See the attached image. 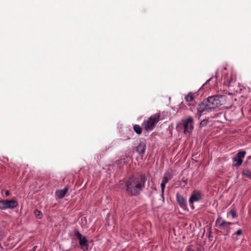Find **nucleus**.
<instances>
[{"label":"nucleus","instance_id":"1","mask_svg":"<svg viewBox=\"0 0 251 251\" xmlns=\"http://www.w3.org/2000/svg\"><path fill=\"white\" fill-rule=\"evenodd\" d=\"M226 101V97L225 95H217L208 97L198 105L196 117L199 119L206 112L211 111L224 104Z\"/></svg>","mask_w":251,"mask_h":251},{"label":"nucleus","instance_id":"19","mask_svg":"<svg viewBox=\"0 0 251 251\" xmlns=\"http://www.w3.org/2000/svg\"><path fill=\"white\" fill-rule=\"evenodd\" d=\"M170 179V178L168 176H167L166 175H165L162 178L161 182L164 183L165 184H167L168 182Z\"/></svg>","mask_w":251,"mask_h":251},{"label":"nucleus","instance_id":"21","mask_svg":"<svg viewBox=\"0 0 251 251\" xmlns=\"http://www.w3.org/2000/svg\"><path fill=\"white\" fill-rule=\"evenodd\" d=\"M229 213L231 215L232 218H236L238 216L234 209H231L229 211Z\"/></svg>","mask_w":251,"mask_h":251},{"label":"nucleus","instance_id":"25","mask_svg":"<svg viewBox=\"0 0 251 251\" xmlns=\"http://www.w3.org/2000/svg\"><path fill=\"white\" fill-rule=\"evenodd\" d=\"M36 247H33V251H35Z\"/></svg>","mask_w":251,"mask_h":251},{"label":"nucleus","instance_id":"22","mask_svg":"<svg viewBox=\"0 0 251 251\" xmlns=\"http://www.w3.org/2000/svg\"><path fill=\"white\" fill-rule=\"evenodd\" d=\"M207 123V121L204 120L201 122L200 125H201V126H204L206 125Z\"/></svg>","mask_w":251,"mask_h":251},{"label":"nucleus","instance_id":"2","mask_svg":"<svg viewBox=\"0 0 251 251\" xmlns=\"http://www.w3.org/2000/svg\"><path fill=\"white\" fill-rule=\"evenodd\" d=\"M147 178L145 175L138 177H131L125 182L126 192L130 196H137L140 194L145 186Z\"/></svg>","mask_w":251,"mask_h":251},{"label":"nucleus","instance_id":"9","mask_svg":"<svg viewBox=\"0 0 251 251\" xmlns=\"http://www.w3.org/2000/svg\"><path fill=\"white\" fill-rule=\"evenodd\" d=\"M184 126V133L185 134H190L193 129V119L191 117H189L186 120L183 122Z\"/></svg>","mask_w":251,"mask_h":251},{"label":"nucleus","instance_id":"16","mask_svg":"<svg viewBox=\"0 0 251 251\" xmlns=\"http://www.w3.org/2000/svg\"><path fill=\"white\" fill-rule=\"evenodd\" d=\"M217 74L218 73L216 72L215 76H212L209 79H208L206 82L203 84V85H206L208 84L210 81L212 80L214 78H215V82L213 84V85H215L216 84V79L217 78Z\"/></svg>","mask_w":251,"mask_h":251},{"label":"nucleus","instance_id":"24","mask_svg":"<svg viewBox=\"0 0 251 251\" xmlns=\"http://www.w3.org/2000/svg\"><path fill=\"white\" fill-rule=\"evenodd\" d=\"M5 194L6 196H8L9 195V192L7 190L5 191Z\"/></svg>","mask_w":251,"mask_h":251},{"label":"nucleus","instance_id":"6","mask_svg":"<svg viewBox=\"0 0 251 251\" xmlns=\"http://www.w3.org/2000/svg\"><path fill=\"white\" fill-rule=\"evenodd\" d=\"M246 154V152L244 151H240L232 158L233 167H239L243 163V159Z\"/></svg>","mask_w":251,"mask_h":251},{"label":"nucleus","instance_id":"10","mask_svg":"<svg viewBox=\"0 0 251 251\" xmlns=\"http://www.w3.org/2000/svg\"><path fill=\"white\" fill-rule=\"evenodd\" d=\"M222 79L223 80L224 85L229 87L233 82H235L236 76L232 74L229 75L226 74L223 76Z\"/></svg>","mask_w":251,"mask_h":251},{"label":"nucleus","instance_id":"11","mask_svg":"<svg viewBox=\"0 0 251 251\" xmlns=\"http://www.w3.org/2000/svg\"><path fill=\"white\" fill-rule=\"evenodd\" d=\"M176 198L180 207L184 210H188L186 200L179 193L176 194Z\"/></svg>","mask_w":251,"mask_h":251},{"label":"nucleus","instance_id":"5","mask_svg":"<svg viewBox=\"0 0 251 251\" xmlns=\"http://www.w3.org/2000/svg\"><path fill=\"white\" fill-rule=\"evenodd\" d=\"M18 205V202L14 200H0V209H14Z\"/></svg>","mask_w":251,"mask_h":251},{"label":"nucleus","instance_id":"17","mask_svg":"<svg viewBox=\"0 0 251 251\" xmlns=\"http://www.w3.org/2000/svg\"><path fill=\"white\" fill-rule=\"evenodd\" d=\"M242 175L249 178H251V171L249 170L243 171Z\"/></svg>","mask_w":251,"mask_h":251},{"label":"nucleus","instance_id":"3","mask_svg":"<svg viewBox=\"0 0 251 251\" xmlns=\"http://www.w3.org/2000/svg\"><path fill=\"white\" fill-rule=\"evenodd\" d=\"M232 224V223L223 220L221 216H219L215 222V226L221 230V232L224 235H229L231 229L230 226Z\"/></svg>","mask_w":251,"mask_h":251},{"label":"nucleus","instance_id":"26","mask_svg":"<svg viewBox=\"0 0 251 251\" xmlns=\"http://www.w3.org/2000/svg\"><path fill=\"white\" fill-rule=\"evenodd\" d=\"M1 238H2V237H0V239H1Z\"/></svg>","mask_w":251,"mask_h":251},{"label":"nucleus","instance_id":"7","mask_svg":"<svg viewBox=\"0 0 251 251\" xmlns=\"http://www.w3.org/2000/svg\"><path fill=\"white\" fill-rule=\"evenodd\" d=\"M75 235L79 241L81 249L83 251L87 250L88 249L89 245L86 236H83L79 231L75 232Z\"/></svg>","mask_w":251,"mask_h":251},{"label":"nucleus","instance_id":"8","mask_svg":"<svg viewBox=\"0 0 251 251\" xmlns=\"http://www.w3.org/2000/svg\"><path fill=\"white\" fill-rule=\"evenodd\" d=\"M202 199V194L198 190H194L189 200V202L190 206L192 209H194V202L195 201H199Z\"/></svg>","mask_w":251,"mask_h":251},{"label":"nucleus","instance_id":"12","mask_svg":"<svg viewBox=\"0 0 251 251\" xmlns=\"http://www.w3.org/2000/svg\"><path fill=\"white\" fill-rule=\"evenodd\" d=\"M146 149V144L144 142H141L136 147V151L139 154H143L145 152Z\"/></svg>","mask_w":251,"mask_h":251},{"label":"nucleus","instance_id":"15","mask_svg":"<svg viewBox=\"0 0 251 251\" xmlns=\"http://www.w3.org/2000/svg\"><path fill=\"white\" fill-rule=\"evenodd\" d=\"M134 131L138 134H140L142 133V129L140 126L138 125H136L133 126Z\"/></svg>","mask_w":251,"mask_h":251},{"label":"nucleus","instance_id":"18","mask_svg":"<svg viewBox=\"0 0 251 251\" xmlns=\"http://www.w3.org/2000/svg\"><path fill=\"white\" fill-rule=\"evenodd\" d=\"M34 213L37 218L39 219L42 218V214L39 210L35 209L34 211Z\"/></svg>","mask_w":251,"mask_h":251},{"label":"nucleus","instance_id":"23","mask_svg":"<svg viewBox=\"0 0 251 251\" xmlns=\"http://www.w3.org/2000/svg\"><path fill=\"white\" fill-rule=\"evenodd\" d=\"M242 234V231L241 229H238L235 233L237 235H241Z\"/></svg>","mask_w":251,"mask_h":251},{"label":"nucleus","instance_id":"4","mask_svg":"<svg viewBox=\"0 0 251 251\" xmlns=\"http://www.w3.org/2000/svg\"><path fill=\"white\" fill-rule=\"evenodd\" d=\"M160 118V114L156 113L151 115L148 120L144 121L143 126L145 130L148 131L152 130L155 124L159 121Z\"/></svg>","mask_w":251,"mask_h":251},{"label":"nucleus","instance_id":"14","mask_svg":"<svg viewBox=\"0 0 251 251\" xmlns=\"http://www.w3.org/2000/svg\"><path fill=\"white\" fill-rule=\"evenodd\" d=\"M193 94L192 93H189L188 95L185 97V99L187 102H191L194 99Z\"/></svg>","mask_w":251,"mask_h":251},{"label":"nucleus","instance_id":"20","mask_svg":"<svg viewBox=\"0 0 251 251\" xmlns=\"http://www.w3.org/2000/svg\"><path fill=\"white\" fill-rule=\"evenodd\" d=\"M166 184H165V183H162V182H161V196H162V198L163 199H164V190H165V188Z\"/></svg>","mask_w":251,"mask_h":251},{"label":"nucleus","instance_id":"13","mask_svg":"<svg viewBox=\"0 0 251 251\" xmlns=\"http://www.w3.org/2000/svg\"><path fill=\"white\" fill-rule=\"evenodd\" d=\"M68 188L65 187L63 189L58 190L56 192V196L60 199H62L64 197L66 194L68 192Z\"/></svg>","mask_w":251,"mask_h":251}]
</instances>
